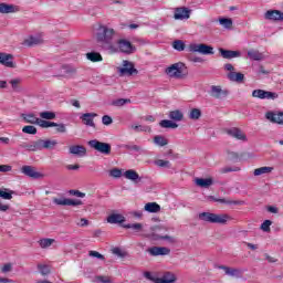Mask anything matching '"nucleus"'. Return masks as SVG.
Returning <instances> with one entry per match:
<instances>
[{
	"instance_id": "obj_1",
	"label": "nucleus",
	"mask_w": 283,
	"mask_h": 283,
	"mask_svg": "<svg viewBox=\"0 0 283 283\" xmlns=\"http://www.w3.org/2000/svg\"><path fill=\"white\" fill-rule=\"evenodd\" d=\"M116 38V30L114 28L108 27L107 24H99L96 33L95 39L101 45L103 50H106V52H109L111 54H116L118 52V49L114 46V39Z\"/></svg>"
},
{
	"instance_id": "obj_2",
	"label": "nucleus",
	"mask_w": 283,
	"mask_h": 283,
	"mask_svg": "<svg viewBox=\"0 0 283 283\" xmlns=\"http://www.w3.org/2000/svg\"><path fill=\"white\" fill-rule=\"evenodd\" d=\"M199 220L209 222L210 224H227L233 218L227 213L201 212L199 213Z\"/></svg>"
},
{
	"instance_id": "obj_3",
	"label": "nucleus",
	"mask_w": 283,
	"mask_h": 283,
	"mask_svg": "<svg viewBox=\"0 0 283 283\" xmlns=\"http://www.w3.org/2000/svg\"><path fill=\"white\" fill-rule=\"evenodd\" d=\"M88 147H91L92 149H95V151H98L104 156H109V154H112V145L99 142L98 139L90 140Z\"/></svg>"
},
{
	"instance_id": "obj_4",
	"label": "nucleus",
	"mask_w": 283,
	"mask_h": 283,
	"mask_svg": "<svg viewBox=\"0 0 283 283\" xmlns=\"http://www.w3.org/2000/svg\"><path fill=\"white\" fill-rule=\"evenodd\" d=\"M224 70L228 72L227 78L232 83H244V74L235 72V67L231 63L224 64Z\"/></svg>"
},
{
	"instance_id": "obj_5",
	"label": "nucleus",
	"mask_w": 283,
	"mask_h": 283,
	"mask_svg": "<svg viewBox=\"0 0 283 283\" xmlns=\"http://www.w3.org/2000/svg\"><path fill=\"white\" fill-rule=\"evenodd\" d=\"M188 51L198 53V54H203L206 56L214 53L213 46L205 43H200V44L191 43L188 45Z\"/></svg>"
},
{
	"instance_id": "obj_6",
	"label": "nucleus",
	"mask_w": 283,
	"mask_h": 283,
	"mask_svg": "<svg viewBox=\"0 0 283 283\" xmlns=\"http://www.w3.org/2000/svg\"><path fill=\"white\" fill-rule=\"evenodd\" d=\"M116 45L117 52H122L123 54H134L136 52V46L127 39L117 40Z\"/></svg>"
},
{
	"instance_id": "obj_7",
	"label": "nucleus",
	"mask_w": 283,
	"mask_h": 283,
	"mask_svg": "<svg viewBox=\"0 0 283 283\" xmlns=\"http://www.w3.org/2000/svg\"><path fill=\"white\" fill-rule=\"evenodd\" d=\"M185 64L181 62L175 63L166 69V74L170 76V78H182V70Z\"/></svg>"
},
{
	"instance_id": "obj_8",
	"label": "nucleus",
	"mask_w": 283,
	"mask_h": 283,
	"mask_svg": "<svg viewBox=\"0 0 283 283\" xmlns=\"http://www.w3.org/2000/svg\"><path fill=\"white\" fill-rule=\"evenodd\" d=\"M53 202L57 205V207H81V205H83L81 199H67L65 197L53 198Z\"/></svg>"
},
{
	"instance_id": "obj_9",
	"label": "nucleus",
	"mask_w": 283,
	"mask_h": 283,
	"mask_svg": "<svg viewBox=\"0 0 283 283\" xmlns=\"http://www.w3.org/2000/svg\"><path fill=\"white\" fill-rule=\"evenodd\" d=\"M209 94L212 98H217L220 101V99L227 98V96H229V90L223 88L220 85H212V86H210Z\"/></svg>"
},
{
	"instance_id": "obj_10",
	"label": "nucleus",
	"mask_w": 283,
	"mask_h": 283,
	"mask_svg": "<svg viewBox=\"0 0 283 283\" xmlns=\"http://www.w3.org/2000/svg\"><path fill=\"white\" fill-rule=\"evenodd\" d=\"M119 76H133V74H138V70L134 67V63L124 60L123 61V67L118 69Z\"/></svg>"
},
{
	"instance_id": "obj_11",
	"label": "nucleus",
	"mask_w": 283,
	"mask_h": 283,
	"mask_svg": "<svg viewBox=\"0 0 283 283\" xmlns=\"http://www.w3.org/2000/svg\"><path fill=\"white\" fill-rule=\"evenodd\" d=\"M21 171L24 176H28L29 178H33L34 180L44 178V175L36 171V168L33 166H22Z\"/></svg>"
},
{
	"instance_id": "obj_12",
	"label": "nucleus",
	"mask_w": 283,
	"mask_h": 283,
	"mask_svg": "<svg viewBox=\"0 0 283 283\" xmlns=\"http://www.w3.org/2000/svg\"><path fill=\"white\" fill-rule=\"evenodd\" d=\"M0 64L4 65V67H17V63H14V55L10 53L0 52Z\"/></svg>"
},
{
	"instance_id": "obj_13",
	"label": "nucleus",
	"mask_w": 283,
	"mask_h": 283,
	"mask_svg": "<svg viewBox=\"0 0 283 283\" xmlns=\"http://www.w3.org/2000/svg\"><path fill=\"white\" fill-rule=\"evenodd\" d=\"M189 17H191V10H189L188 8L180 7L175 9L174 19L176 21H185L189 19Z\"/></svg>"
},
{
	"instance_id": "obj_14",
	"label": "nucleus",
	"mask_w": 283,
	"mask_h": 283,
	"mask_svg": "<svg viewBox=\"0 0 283 283\" xmlns=\"http://www.w3.org/2000/svg\"><path fill=\"white\" fill-rule=\"evenodd\" d=\"M147 253L153 258H158V255H169L171 250L167 247H151L147 250Z\"/></svg>"
},
{
	"instance_id": "obj_15",
	"label": "nucleus",
	"mask_w": 283,
	"mask_h": 283,
	"mask_svg": "<svg viewBox=\"0 0 283 283\" xmlns=\"http://www.w3.org/2000/svg\"><path fill=\"white\" fill-rule=\"evenodd\" d=\"M17 12H21L20 6L0 3V14H14Z\"/></svg>"
},
{
	"instance_id": "obj_16",
	"label": "nucleus",
	"mask_w": 283,
	"mask_h": 283,
	"mask_svg": "<svg viewBox=\"0 0 283 283\" xmlns=\"http://www.w3.org/2000/svg\"><path fill=\"white\" fill-rule=\"evenodd\" d=\"M226 134H228V136H231L232 138H235L237 140L247 142V135L244 134V132H242V129L238 127L227 129Z\"/></svg>"
},
{
	"instance_id": "obj_17",
	"label": "nucleus",
	"mask_w": 283,
	"mask_h": 283,
	"mask_svg": "<svg viewBox=\"0 0 283 283\" xmlns=\"http://www.w3.org/2000/svg\"><path fill=\"white\" fill-rule=\"evenodd\" d=\"M96 116H98L96 113H84L80 118L87 127H96V124H94V118H96Z\"/></svg>"
},
{
	"instance_id": "obj_18",
	"label": "nucleus",
	"mask_w": 283,
	"mask_h": 283,
	"mask_svg": "<svg viewBox=\"0 0 283 283\" xmlns=\"http://www.w3.org/2000/svg\"><path fill=\"white\" fill-rule=\"evenodd\" d=\"M124 178H126V180H130L135 185H137V182H142L143 181V177H140V175H138L137 171L134 170V169L126 170L124 172Z\"/></svg>"
},
{
	"instance_id": "obj_19",
	"label": "nucleus",
	"mask_w": 283,
	"mask_h": 283,
	"mask_svg": "<svg viewBox=\"0 0 283 283\" xmlns=\"http://www.w3.org/2000/svg\"><path fill=\"white\" fill-rule=\"evenodd\" d=\"M69 154H72L73 156H78L80 158H83L87 154V148L85 146L81 145H73L69 148Z\"/></svg>"
},
{
	"instance_id": "obj_20",
	"label": "nucleus",
	"mask_w": 283,
	"mask_h": 283,
	"mask_svg": "<svg viewBox=\"0 0 283 283\" xmlns=\"http://www.w3.org/2000/svg\"><path fill=\"white\" fill-rule=\"evenodd\" d=\"M264 17L268 21H283V12L280 10H269Z\"/></svg>"
},
{
	"instance_id": "obj_21",
	"label": "nucleus",
	"mask_w": 283,
	"mask_h": 283,
	"mask_svg": "<svg viewBox=\"0 0 283 283\" xmlns=\"http://www.w3.org/2000/svg\"><path fill=\"white\" fill-rule=\"evenodd\" d=\"M218 269H220L221 271H224L226 275H229L230 277H240V275H242V272L235 268H230L227 265H218Z\"/></svg>"
},
{
	"instance_id": "obj_22",
	"label": "nucleus",
	"mask_w": 283,
	"mask_h": 283,
	"mask_svg": "<svg viewBox=\"0 0 283 283\" xmlns=\"http://www.w3.org/2000/svg\"><path fill=\"white\" fill-rule=\"evenodd\" d=\"M265 118L271 123H277V125H283V113L275 114L273 112H268L265 114Z\"/></svg>"
},
{
	"instance_id": "obj_23",
	"label": "nucleus",
	"mask_w": 283,
	"mask_h": 283,
	"mask_svg": "<svg viewBox=\"0 0 283 283\" xmlns=\"http://www.w3.org/2000/svg\"><path fill=\"white\" fill-rule=\"evenodd\" d=\"M22 149H27V151H41L43 149L41 139L32 142L31 144H22Z\"/></svg>"
},
{
	"instance_id": "obj_24",
	"label": "nucleus",
	"mask_w": 283,
	"mask_h": 283,
	"mask_svg": "<svg viewBox=\"0 0 283 283\" xmlns=\"http://www.w3.org/2000/svg\"><path fill=\"white\" fill-rule=\"evenodd\" d=\"M219 52H220L222 59H228V60L239 59V56H242V53L240 51L219 49Z\"/></svg>"
},
{
	"instance_id": "obj_25",
	"label": "nucleus",
	"mask_w": 283,
	"mask_h": 283,
	"mask_svg": "<svg viewBox=\"0 0 283 283\" xmlns=\"http://www.w3.org/2000/svg\"><path fill=\"white\" fill-rule=\"evenodd\" d=\"M156 283H174L176 282V274L171 272H166L161 277L154 280Z\"/></svg>"
},
{
	"instance_id": "obj_26",
	"label": "nucleus",
	"mask_w": 283,
	"mask_h": 283,
	"mask_svg": "<svg viewBox=\"0 0 283 283\" xmlns=\"http://www.w3.org/2000/svg\"><path fill=\"white\" fill-rule=\"evenodd\" d=\"M195 185L197 187H201V189H209L211 185H213V179L212 178H196L195 179Z\"/></svg>"
},
{
	"instance_id": "obj_27",
	"label": "nucleus",
	"mask_w": 283,
	"mask_h": 283,
	"mask_svg": "<svg viewBox=\"0 0 283 283\" xmlns=\"http://www.w3.org/2000/svg\"><path fill=\"white\" fill-rule=\"evenodd\" d=\"M106 220L108 224H122V222H125V217L119 213H112Z\"/></svg>"
},
{
	"instance_id": "obj_28",
	"label": "nucleus",
	"mask_w": 283,
	"mask_h": 283,
	"mask_svg": "<svg viewBox=\"0 0 283 283\" xmlns=\"http://www.w3.org/2000/svg\"><path fill=\"white\" fill-rule=\"evenodd\" d=\"M248 59H250V61H264V53L251 49L248 51Z\"/></svg>"
},
{
	"instance_id": "obj_29",
	"label": "nucleus",
	"mask_w": 283,
	"mask_h": 283,
	"mask_svg": "<svg viewBox=\"0 0 283 283\" xmlns=\"http://www.w3.org/2000/svg\"><path fill=\"white\" fill-rule=\"evenodd\" d=\"M144 211H147L148 213H158V211H160V205L156 202H148L145 205Z\"/></svg>"
},
{
	"instance_id": "obj_30",
	"label": "nucleus",
	"mask_w": 283,
	"mask_h": 283,
	"mask_svg": "<svg viewBox=\"0 0 283 283\" xmlns=\"http://www.w3.org/2000/svg\"><path fill=\"white\" fill-rule=\"evenodd\" d=\"M154 143L158 147H166V145H169V139L165 138L163 135H157L154 137Z\"/></svg>"
},
{
	"instance_id": "obj_31",
	"label": "nucleus",
	"mask_w": 283,
	"mask_h": 283,
	"mask_svg": "<svg viewBox=\"0 0 283 283\" xmlns=\"http://www.w3.org/2000/svg\"><path fill=\"white\" fill-rule=\"evenodd\" d=\"M273 171V167L263 166L254 169V176H264V174H271Z\"/></svg>"
},
{
	"instance_id": "obj_32",
	"label": "nucleus",
	"mask_w": 283,
	"mask_h": 283,
	"mask_svg": "<svg viewBox=\"0 0 283 283\" xmlns=\"http://www.w3.org/2000/svg\"><path fill=\"white\" fill-rule=\"evenodd\" d=\"M25 45H29V48H32V45H39L40 43H43V40L41 36H30L24 41Z\"/></svg>"
},
{
	"instance_id": "obj_33",
	"label": "nucleus",
	"mask_w": 283,
	"mask_h": 283,
	"mask_svg": "<svg viewBox=\"0 0 283 283\" xmlns=\"http://www.w3.org/2000/svg\"><path fill=\"white\" fill-rule=\"evenodd\" d=\"M160 127H163L164 129H176L178 128V124L169 120V119H163L159 123Z\"/></svg>"
},
{
	"instance_id": "obj_34",
	"label": "nucleus",
	"mask_w": 283,
	"mask_h": 283,
	"mask_svg": "<svg viewBox=\"0 0 283 283\" xmlns=\"http://www.w3.org/2000/svg\"><path fill=\"white\" fill-rule=\"evenodd\" d=\"M279 97H280V95L277 93L263 90L262 101H264V99H266V101H275Z\"/></svg>"
},
{
	"instance_id": "obj_35",
	"label": "nucleus",
	"mask_w": 283,
	"mask_h": 283,
	"mask_svg": "<svg viewBox=\"0 0 283 283\" xmlns=\"http://www.w3.org/2000/svg\"><path fill=\"white\" fill-rule=\"evenodd\" d=\"M14 193V190H10L8 188H3L0 190V198L3 200H12V195Z\"/></svg>"
},
{
	"instance_id": "obj_36",
	"label": "nucleus",
	"mask_w": 283,
	"mask_h": 283,
	"mask_svg": "<svg viewBox=\"0 0 283 283\" xmlns=\"http://www.w3.org/2000/svg\"><path fill=\"white\" fill-rule=\"evenodd\" d=\"M41 144H42V149H53V147H56V145H59V143L56 140H43L41 139Z\"/></svg>"
},
{
	"instance_id": "obj_37",
	"label": "nucleus",
	"mask_w": 283,
	"mask_h": 283,
	"mask_svg": "<svg viewBox=\"0 0 283 283\" xmlns=\"http://www.w3.org/2000/svg\"><path fill=\"white\" fill-rule=\"evenodd\" d=\"M168 116L170 120H176L177 123L184 118L182 112L180 111H171Z\"/></svg>"
},
{
	"instance_id": "obj_38",
	"label": "nucleus",
	"mask_w": 283,
	"mask_h": 283,
	"mask_svg": "<svg viewBox=\"0 0 283 283\" xmlns=\"http://www.w3.org/2000/svg\"><path fill=\"white\" fill-rule=\"evenodd\" d=\"M86 59H88V61H92L93 63H97L98 61H103V56L101 55V53H96V52L87 53Z\"/></svg>"
},
{
	"instance_id": "obj_39",
	"label": "nucleus",
	"mask_w": 283,
	"mask_h": 283,
	"mask_svg": "<svg viewBox=\"0 0 283 283\" xmlns=\"http://www.w3.org/2000/svg\"><path fill=\"white\" fill-rule=\"evenodd\" d=\"M219 23H220V25L226 28V30H231V28L233 27V20H231L229 18L219 19Z\"/></svg>"
},
{
	"instance_id": "obj_40",
	"label": "nucleus",
	"mask_w": 283,
	"mask_h": 283,
	"mask_svg": "<svg viewBox=\"0 0 283 283\" xmlns=\"http://www.w3.org/2000/svg\"><path fill=\"white\" fill-rule=\"evenodd\" d=\"M124 229H133L136 233H140V231H143V223L124 224Z\"/></svg>"
},
{
	"instance_id": "obj_41",
	"label": "nucleus",
	"mask_w": 283,
	"mask_h": 283,
	"mask_svg": "<svg viewBox=\"0 0 283 283\" xmlns=\"http://www.w3.org/2000/svg\"><path fill=\"white\" fill-rule=\"evenodd\" d=\"M40 117L44 120H54V118H56V114L54 112L45 111L40 113Z\"/></svg>"
},
{
	"instance_id": "obj_42",
	"label": "nucleus",
	"mask_w": 283,
	"mask_h": 283,
	"mask_svg": "<svg viewBox=\"0 0 283 283\" xmlns=\"http://www.w3.org/2000/svg\"><path fill=\"white\" fill-rule=\"evenodd\" d=\"M200 116H202V112L200 111V108H192L190 111L189 118L191 120H198Z\"/></svg>"
},
{
	"instance_id": "obj_43",
	"label": "nucleus",
	"mask_w": 283,
	"mask_h": 283,
	"mask_svg": "<svg viewBox=\"0 0 283 283\" xmlns=\"http://www.w3.org/2000/svg\"><path fill=\"white\" fill-rule=\"evenodd\" d=\"M216 202H220L221 205H244V201L231 200V199H216Z\"/></svg>"
},
{
	"instance_id": "obj_44",
	"label": "nucleus",
	"mask_w": 283,
	"mask_h": 283,
	"mask_svg": "<svg viewBox=\"0 0 283 283\" xmlns=\"http://www.w3.org/2000/svg\"><path fill=\"white\" fill-rule=\"evenodd\" d=\"M25 123H30L31 125H39V117H35L34 114H28L24 116Z\"/></svg>"
},
{
	"instance_id": "obj_45",
	"label": "nucleus",
	"mask_w": 283,
	"mask_h": 283,
	"mask_svg": "<svg viewBox=\"0 0 283 283\" xmlns=\"http://www.w3.org/2000/svg\"><path fill=\"white\" fill-rule=\"evenodd\" d=\"M127 103H132L129 98H119L112 102L114 107H123V105H127Z\"/></svg>"
},
{
	"instance_id": "obj_46",
	"label": "nucleus",
	"mask_w": 283,
	"mask_h": 283,
	"mask_svg": "<svg viewBox=\"0 0 283 283\" xmlns=\"http://www.w3.org/2000/svg\"><path fill=\"white\" fill-rule=\"evenodd\" d=\"M21 78L17 77L10 81V85L13 90V92H21V88L19 87V85H21Z\"/></svg>"
},
{
	"instance_id": "obj_47",
	"label": "nucleus",
	"mask_w": 283,
	"mask_h": 283,
	"mask_svg": "<svg viewBox=\"0 0 283 283\" xmlns=\"http://www.w3.org/2000/svg\"><path fill=\"white\" fill-rule=\"evenodd\" d=\"M151 240H167V242H175L174 237L170 235H158L156 233L151 234Z\"/></svg>"
},
{
	"instance_id": "obj_48",
	"label": "nucleus",
	"mask_w": 283,
	"mask_h": 283,
	"mask_svg": "<svg viewBox=\"0 0 283 283\" xmlns=\"http://www.w3.org/2000/svg\"><path fill=\"white\" fill-rule=\"evenodd\" d=\"M39 243L41 249H48L54 244V239H41Z\"/></svg>"
},
{
	"instance_id": "obj_49",
	"label": "nucleus",
	"mask_w": 283,
	"mask_h": 283,
	"mask_svg": "<svg viewBox=\"0 0 283 283\" xmlns=\"http://www.w3.org/2000/svg\"><path fill=\"white\" fill-rule=\"evenodd\" d=\"M271 224H273L272 220H265L260 227L261 231H264V233H270Z\"/></svg>"
},
{
	"instance_id": "obj_50",
	"label": "nucleus",
	"mask_w": 283,
	"mask_h": 283,
	"mask_svg": "<svg viewBox=\"0 0 283 283\" xmlns=\"http://www.w3.org/2000/svg\"><path fill=\"white\" fill-rule=\"evenodd\" d=\"M130 129L134 132H151V128L148 126H143V125H130Z\"/></svg>"
},
{
	"instance_id": "obj_51",
	"label": "nucleus",
	"mask_w": 283,
	"mask_h": 283,
	"mask_svg": "<svg viewBox=\"0 0 283 283\" xmlns=\"http://www.w3.org/2000/svg\"><path fill=\"white\" fill-rule=\"evenodd\" d=\"M109 176L112 178H122V176H124L123 169H120V168H113V169L109 170Z\"/></svg>"
},
{
	"instance_id": "obj_52",
	"label": "nucleus",
	"mask_w": 283,
	"mask_h": 283,
	"mask_svg": "<svg viewBox=\"0 0 283 283\" xmlns=\"http://www.w3.org/2000/svg\"><path fill=\"white\" fill-rule=\"evenodd\" d=\"M172 48L175 50H177V52H184V50H185V42H182V40H176L172 43Z\"/></svg>"
},
{
	"instance_id": "obj_53",
	"label": "nucleus",
	"mask_w": 283,
	"mask_h": 283,
	"mask_svg": "<svg viewBox=\"0 0 283 283\" xmlns=\"http://www.w3.org/2000/svg\"><path fill=\"white\" fill-rule=\"evenodd\" d=\"M38 271H40L41 275H50V266L45 264H38Z\"/></svg>"
},
{
	"instance_id": "obj_54",
	"label": "nucleus",
	"mask_w": 283,
	"mask_h": 283,
	"mask_svg": "<svg viewBox=\"0 0 283 283\" xmlns=\"http://www.w3.org/2000/svg\"><path fill=\"white\" fill-rule=\"evenodd\" d=\"M155 165L157 167H166L167 169H169V167H171V164L169 163V160H163V159L155 160Z\"/></svg>"
},
{
	"instance_id": "obj_55",
	"label": "nucleus",
	"mask_w": 283,
	"mask_h": 283,
	"mask_svg": "<svg viewBox=\"0 0 283 283\" xmlns=\"http://www.w3.org/2000/svg\"><path fill=\"white\" fill-rule=\"evenodd\" d=\"M22 132H23V134L34 135V134H36V127H34V126H24L22 128Z\"/></svg>"
},
{
	"instance_id": "obj_56",
	"label": "nucleus",
	"mask_w": 283,
	"mask_h": 283,
	"mask_svg": "<svg viewBox=\"0 0 283 283\" xmlns=\"http://www.w3.org/2000/svg\"><path fill=\"white\" fill-rule=\"evenodd\" d=\"M95 280L96 282L112 283V279L109 276L98 275V276H95Z\"/></svg>"
},
{
	"instance_id": "obj_57",
	"label": "nucleus",
	"mask_w": 283,
	"mask_h": 283,
	"mask_svg": "<svg viewBox=\"0 0 283 283\" xmlns=\"http://www.w3.org/2000/svg\"><path fill=\"white\" fill-rule=\"evenodd\" d=\"M55 132H57V134H65V132H67V127L65 124H57V126H55Z\"/></svg>"
},
{
	"instance_id": "obj_58",
	"label": "nucleus",
	"mask_w": 283,
	"mask_h": 283,
	"mask_svg": "<svg viewBox=\"0 0 283 283\" xmlns=\"http://www.w3.org/2000/svg\"><path fill=\"white\" fill-rule=\"evenodd\" d=\"M112 251L114 255H117L118 258H125V255H127L120 248H114Z\"/></svg>"
},
{
	"instance_id": "obj_59",
	"label": "nucleus",
	"mask_w": 283,
	"mask_h": 283,
	"mask_svg": "<svg viewBox=\"0 0 283 283\" xmlns=\"http://www.w3.org/2000/svg\"><path fill=\"white\" fill-rule=\"evenodd\" d=\"M263 92H264V90H254L253 92H252V96H253V98H260L261 101H262V98H263Z\"/></svg>"
},
{
	"instance_id": "obj_60",
	"label": "nucleus",
	"mask_w": 283,
	"mask_h": 283,
	"mask_svg": "<svg viewBox=\"0 0 283 283\" xmlns=\"http://www.w3.org/2000/svg\"><path fill=\"white\" fill-rule=\"evenodd\" d=\"M88 255L91 258H97V260H105V256L97 251H90Z\"/></svg>"
},
{
	"instance_id": "obj_61",
	"label": "nucleus",
	"mask_w": 283,
	"mask_h": 283,
	"mask_svg": "<svg viewBox=\"0 0 283 283\" xmlns=\"http://www.w3.org/2000/svg\"><path fill=\"white\" fill-rule=\"evenodd\" d=\"M102 123L103 125H112V123H114V119H112V116L109 115H104L102 117Z\"/></svg>"
},
{
	"instance_id": "obj_62",
	"label": "nucleus",
	"mask_w": 283,
	"mask_h": 283,
	"mask_svg": "<svg viewBox=\"0 0 283 283\" xmlns=\"http://www.w3.org/2000/svg\"><path fill=\"white\" fill-rule=\"evenodd\" d=\"M69 193L70 196H75L76 198H85V193L78 190H70Z\"/></svg>"
},
{
	"instance_id": "obj_63",
	"label": "nucleus",
	"mask_w": 283,
	"mask_h": 283,
	"mask_svg": "<svg viewBox=\"0 0 283 283\" xmlns=\"http://www.w3.org/2000/svg\"><path fill=\"white\" fill-rule=\"evenodd\" d=\"M125 149H129L130 151H143V148L138 145H126Z\"/></svg>"
},
{
	"instance_id": "obj_64",
	"label": "nucleus",
	"mask_w": 283,
	"mask_h": 283,
	"mask_svg": "<svg viewBox=\"0 0 283 283\" xmlns=\"http://www.w3.org/2000/svg\"><path fill=\"white\" fill-rule=\"evenodd\" d=\"M12 271V263H7L1 268L2 273H10Z\"/></svg>"
}]
</instances>
